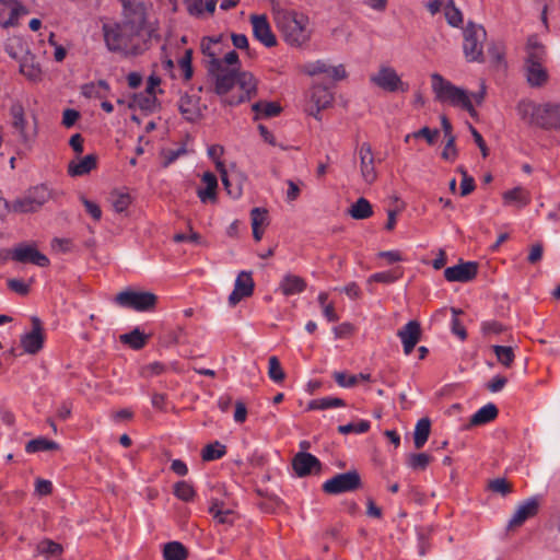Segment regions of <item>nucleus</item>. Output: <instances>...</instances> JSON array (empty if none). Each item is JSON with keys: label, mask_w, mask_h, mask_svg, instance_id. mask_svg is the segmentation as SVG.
<instances>
[{"label": "nucleus", "mask_w": 560, "mask_h": 560, "mask_svg": "<svg viewBox=\"0 0 560 560\" xmlns=\"http://www.w3.org/2000/svg\"><path fill=\"white\" fill-rule=\"evenodd\" d=\"M345 401L337 397H322L317 399H313L308 402V410H325L329 408H338L343 407Z\"/></svg>", "instance_id": "44"}, {"label": "nucleus", "mask_w": 560, "mask_h": 560, "mask_svg": "<svg viewBox=\"0 0 560 560\" xmlns=\"http://www.w3.org/2000/svg\"><path fill=\"white\" fill-rule=\"evenodd\" d=\"M546 50L536 36H530L526 44L525 62H545Z\"/></svg>", "instance_id": "36"}, {"label": "nucleus", "mask_w": 560, "mask_h": 560, "mask_svg": "<svg viewBox=\"0 0 560 560\" xmlns=\"http://www.w3.org/2000/svg\"><path fill=\"white\" fill-rule=\"evenodd\" d=\"M360 160V175L362 180L371 185L377 179V171L375 166V158L372 147L368 142H363L358 149Z\"/></svg>", "instance_id": "18"}, {"label": "nucleus", "mask_w": 560, "mask_h": 560, "mask_svg": "<svg viewBox=\"0 0 560 560\" xmlns=\"http://www.w3.org/2000/svg\"><path fill=\"white\" fill-rule=\"evenodd\" d=\"M445 16L452 26H458L463 21L460 11L451 5L446 8Z\"/></svg>", "instance_id": "64"}, {"label": "nucleus", "mask_w": 560, "mask_h": 560, "mask_svg": "<svg viewBox=\"0 0 560 560\" xmlns=\"http://www.w3.org/2000/svg\"><path fill=\"white\" fill-rule=\"evenodd\" d=\"M360 483L361 479L359 474L355 470H350L343 474H338L326 480L323 485V489L327 493L339 494L358 489Z\"/></svg>", "instance_id": "14"}, {"label": "nucleus", "mask_w": 560, "mask_h": 560, "mask_svg": "<svg viewBox=\"0 0 560 560\" xmlns=\"http://www.w3.org/2000/svg\"><path fill=\"white\" fill-rule=\"evenodd\" d=\"M525 74L528 84L533 88H539L548 80L544 62H525Z\"/></svg>", "instance_id": "29"}, {"label": "nucleus", "mask_w": 560, "mask_h": 560, "mask_svg": "<svg viewBox=\"0 0 560 560\" xmlns=\"http://www.w3.org/2000/svg\"><path fill=\"white\" fill-rule=\"evenodd\" d=\"M487 33L481 25L469 23L464 31V54L468 61H481Z\"/></svg>", "instance_id": "9"}, {"label": "nucleus", "mask_w": 560, "mask_h": 560, "mask_svg": "<svg viewBox=\"0 0 560 560\" xmlns=\"http://www.w3.org/2000/svg\"><path fill=\"white\" fill-rule=\"evenodd\" d=\"M240 63L228 70L231 77V84L225 93H215L226 105H238L257 94V79L248 71H238Z\"/></svg>", "instance_id": "6"}, {"label": "nucleus", "mask_w": 560, "mask_h": 560, "mask_svg": "<svg viewBox=\"0 0 560 560\" xmlns=\"http://www.w3.org/2000/svg\"><path fill=\"white\" fill-rule=\"evenodd\" d=\"M186 152L187 151H186L185 147H180V148H177V149L163 150L162 151L163 166L167 167L173 162H175L179 156L186 154Z\"/></svg>", "instance_id": "58"}, {"label": "nucleus", "mask_w": 560, "mask_h": 560, "mask_svg": "<svg viewBox=\"0 0 560 560\" xmlns=\"http://www.w3.org/2000/svg\"><path fill=\"white\" fill-rule=\"evenodd\" d=\"M47 44L52 48V59L59 63L67 58V55L72 47V44L67 39L63 42L58 40L54 32H49Z\"/></svg>", "instance_id": "34"}, {"label": "nucleus", "mask_w": 560, "mask_h": 560, "mask_svg": "<svg viewBox=\"0 0 560 560\" xmlns=\"http://www.w3.org/2000/svg\"><path fill=\"white\" fill-rule=\"evenodd\" d=\"M28 14V9L20 0H0V26L15 27L20 19Z\"/></svg>", "instance_id": "15"}, {"label": "nucleus", "mask_w": 560, "mask_h": 560, "mask_svg": "<svg viewBox=\"0 0 560 560\" xmlns=\"http://www.w3.org/2000/svg\"><path fill=\"white\" fill-rule=\"evenodd\" d=\"M292 465L299 477H304L320 469L319 460L314 455L305 452L298 453L293 458Z\"/></svg>", "instance_id": "24"}, {"label": "nucleus", "mask_w": 560, "mask_h": 560, "mask_svg": "<svg viewBox=\"0 0 560 560\" xmlns=\"http://www.w3.org/2000/svg\"><path fill=\"white\" fill-rule=\"evenodd\" d=\"M254 290V281L250 272L242 271L235 279L234 290L229 296V303L236 305L244 298L249 296Z\"/></svg>", "instance_id": "22"}, {"label": "nucleus", "mask_w": 560, "mask_h": 560, "mask_svg": "<svg viewBox=\"0 0 560 560\" xmlns=\"http://www.w3.org/2000/svg\"><path fill=\"white\" fill-rule=\"evenodd\" d=\"M59 448V444L48 440L46 438H37L31 440L25 445V452L28 454H34L38 452H47V451H56Z\"/></svg>", "instance_id": "40"}, {"label": "nucleus", "mask_w": 560, "mask_h": 560, "mask_svg": "<svg viewBox=\"0 0 560 560\" xmlns=\"http://www.w3.org/2000/svg\"><path fill=\"white\" fill-rule=\"evenodd\" d=\"M334 378L340 387L349 388L358 383V376L351 375L346 372H335Z\"/></svg>", "instance_id": "59"}, {"label": "nucleus", "mask_w": 560, "mask_h": 560, "mask_svg": "<svg viewBox=\"0 0 560 560\" xmlns=\"http://www.w3.org/2000/svg\"><path fill=\"white\" fill-rule=\"evenodd\" d=\"M452 313H453V317L451 320L452 332L454 335H456L460 340H465L467 334H466L464 326L460 324V322L457 317L460 312L457 311L456 308H452Z\"/></svg>", "instance_id": "60"}, {"label": "nucleus", "mask_w": 560, "mask_h": 560, "mask_svg": "<svg viewBox=\"0 0 560 560\" xmlns=\"http://www.w3.org/2000/svg\"><path fill=\"white\" fill-rule=\"evenodd\" d=\"M9 257L18 262H31L39 267H47L49 265L47 256L38 252L34 244L21 243L16 245L12 250L5 252L3 260Z\"/></svg>", "instance_id": "13"}, {"label": "nucleus", "mask_w": 560, "mask_h": 560, "mask_svg": "<svg viewBox=\"0 0 560 560\" xmlns=\"http://www.w3.org/2000/svg\"><path fill=\"white\" fill-rule=\"evenodd\" d=\"M62 550L63 549L60 544L55 542L50 539H43L36 545V553L46 557L61 555Z\"/></svg>", "instance_id": "46"}, {"label": "nucleus", "mask_w": 560, "mask_h": 560, "mask_svg": "<svg viewBox=\"0 0 560 560\" xmlns=\"http://www.w3.org/2000/svg\"><path fill=\"white\" fill-rule=\"evenodd\" d=\"M303 71L304 73L311 77L317 74H325L328 79L332 81L345 80L348 75L343 65H331L325 60H316L313 62H308L303 67Z\"/></svg>", "instance_id": "16"}, {"label": "nucleus", "mask_w": 560, "mask_h": 560, "mask_svg": "<svg viewBox=\"0 0 560 560\" xmlns=\"http://www.w3.org/2000/svg\"><path fill=\"white\" fill-rule=\"evenodd\" d=\"M305 288L306 282L301 277L292 273L283 276L279 283V291L285 296L300 294Z\"/></svg>", "instance_id": "33"}, {"label": "nucleus", "mask_w": 560, "mask_h": 560, "mask_svg": "<svg viewBox=\"0 0 560 560\" xmlns=\"http://www.w3.org/2000/svg\"><path fill=\"white\" fill-rule=\"evenodd\" d=\"M332 101V93L327 88L314 85L306 95L305 112L316 120H322L320 112L328 108Z\"/></svg>", "instance_id": "12"}, {"label": "nucleus", "mask_w": 560, "mask_h": 560, "mask_svg": "<svg viewBox=\"0 0 560 560\" xmlns=\"http://www.w3.org/2000/svg\"><path fill=\"white\" fill-rule=\"evenodd\" d=\"M478 272V265L475 261L459 262L458 265L447 267L444 270V277L450 282H468L472 280Z\"/></svg>", "instance_id": "20"}, {"label": "nucleus", "mask_w": 560, "mask_h": 560, "mask_svg": "<svg viewBox=\"0 0 560 560\" xmlns=\"http://www.w3.org/2000/svg\"><path fill=\"white\" fill-rule=\"evenodd\" d=\"M370 83L386 93H406L409 84L405 82L397 70L389 65H381L370 74Z\"/></svg>", "instance_id": "8"}, {"label": "nucleus", "mask_w": 560, "mask_h": 560, "mask_svg": "<svg viewBox=\"0 0 560 560\" xmlns=\"http://www.w3.org/2000/svg\"><path fill=\"white\" fill-rule=\"evenodd\" d=\"M189 15L197 19L211 16L219 0H183Z\"/></svg>", "instance_id": "26"}, {"label": "nucleus", "mask_w": 560, "mask_h": 560, "mask_svg": "<svg viewBox=\"0 0 560 560\" xmlns=\"http://www.w3.org/2000/svg\"><path fill=\"white\" fill-rule=\"evenodd\" d=\"M430 80L436 102L466 110L472 118L477 117V110L466 89L453 84L436 72L430 75Z\"/></svg>", "instance_id": "4"}, {"label": "nucleus", "mask_w": 560, "mask_h": 560, "mask_svg": "<svg viewBox=\"0 0 560 560\" xmlns=\"http://www.w3.org/2000/svg\"><path fill=\"white\" fill-rule=\"evenodd\" d=\"M51 250L58 254H67L74 249V243L71 238L54 237L50 242Z\"/></svg>", "instance_id": "54"}, {"label": "nucleus", "mask_w": 560, "mask_h": 560, "mask_svg": "<svg viewBox=\"0 0 560 560\" xmlns=\"http://www.w3.org/2000/svg\"><path fill=\"white\" fill-rule=\"evenodd\" d=\"M208 156L214 162L217 171L221 177H224V173L228 172L221 158L224 153V149L220 144H212L208 147Z\"/></svg>", "instance_id": "48"}, {"label": "nucleus", "mask_w": 560, "mask_h": 560, "mask_svg": "<svg viewBox=\"0 0 560 560\" xmlns=\"http://www.w3.org/2000/svg\"><path fill=\"white\" fill-rule=\"evenodd\" d=\"M225 454V446L215 441L203 447L201 456L206 462L221 458Z\"/></svg>", "instance_id": "47"}, {"label": "nucleus", "mask_w": 560, "mask_h": 560, "mask_svg": "<svg viewBox=\"0 0 560 560\" xmlns=\"http://www.w3.org/2000/svg\"><path fill=\"white\" fill-rule=\"evenodd\" d=\"M95 167L96 156L94 154H89L70 161L68 164V174L72 177L83 176L89 174Z\"/></svg>", "instance_id": "30"}, {"label": "nucleus", "mask_w": 560, "mask_h": 560, "mask_svg": "<svg viewBox=\"0 0 560 560\" xmlns=\"http://www.w3.org/2000/svg\"><path fill=\"white\" fill-rule=\"evenodd\" d=\"M255 113L254 119H267L280 114L281 106L277 102L260 101L252 105Z\"/></svg>", "instance_id": "35"}, {"label": "nucleus", "mask_w": 560, "mask_h": 560, "mask_svg": "<svg viewBox=\"0 0 560 560\" xmlns=\"http://www.w3.org/2000/svg\"><path fill=\"white\" fill-rule=\"evenodd\" d=\"M272 14L275 24L288 45L302 47L310 42L313 30L306 14L282 8H273Z\"/></svg>", "instance_id": "3"}, {"label": "nucleus", "mask_w": 560, "mask_h": 560, "mask_svg": "<svg viewBox=\"0 0 560 560\" xmlns=\"http://www.w3.org/2000/svg\"><path fill=\"white\" fill-rule=\"evenodd\" d=\"M174 494L179 500L189 502L195 497V490L188 482L179 481L174 486Z\"/></svg>", "instance_id": "53"}, {"label": "nucleus", "mask_w": 560, "mask_h": 560, "mask_svg": "<svg viewBox=\"0 0 560 560\" xmlns=\"http://www.w3.org/2000/svg\"><path fill=\"white\" fill-rule=\"evenodd\" d=\"M404 348V353L409 355L421 338V326L417 320H409L397 331Z\"/></svg>", "instance_id": "21"}, {"label": "nucleus", "mask_w": 560, "mask_h": 560, "mask_svg": "<svg viewBox=\"0 0 560 560\" xmlns=\"http://www.w3.org/2000/svg\"><path fill=\"white\" fill-rule=\"evenodd\" d=\"M442 158L446 161L454 162L457 158V149L455 147V136L446 139L445 147L442 151Z\"/></svg>", "instance_id": "61"}, {"label": "nucleus", "mask_w": 560, "mask_h": 560, "mask_svg": "<svg viewBox=\"0 0 560 560\" xmlns=\"http://www.w3.org/2000/svg\"><path fill=\"white\" fill-rule=\"evenodd\" d=\"M371 423L368 420H360L357 423H347L338 427V432L341 434L357 433L361 434L369 431Z\"/></svg>", "instance_id": "52"}, {"label": "nucleus", "mask_w": 560, "mask_h": 560, "mask_svg": "<svg viewBox=\"0 0 560 560\" xmlns=\"http://www.w3.org/2000/svg\"><path fill=\"white\" fill-rule=\"evenodd\" d=\"M538 511V501L535 498H529L522 504L517 506L514 514L509 521V527H518L521 526L526 520L529 517H533L537 514Z\"/></svg>", "instance_id": "25"}, {"label": "nucleus", "mask_w": 560, "mask_h": 560, "mask_svg": "<svg viewBox=\"0 0 560 560\" xmlns=\"http://www.w3.org/2000/svg\"><path fill=\"white\" fill-rule=\"evenodd\" d=\"M148 336L144 335L139 328H135L129 334H124L120 336V340L129 345L132 349H141L147 342Z\"/></svg>", "instance_id": "45"}, {"label": "nucleus", "mask_w": 560, "mask_h": 560, "mask_svg": "<svg viewBox=\"0 0 560 560\" xmlns=\"http://www.w3.org/2000/svg\"><path fill=\"white\" fill-rule=\"evenodd\" d=\"M178 108L185 119L195 121L201 116L199 97L195 95H183L178 102Z\"/></svg>", "instance_id": "28"}, {"label": "nucleus", "mask_w": 560, "mask_h": 560, "mask_svg": "<svg viewBox=\"0 0 560 560\" xmlns=\"http://www.w3.org/2000/svg\"><path fill=\"white\" fill-rule=\"evenodd\" d=\"M112 205L117 212L125 211L131 203V197L127 191L116 190L110 197Z\"/></svg>", "instance_id": "51"}, {"label": "nucleus", "mask_w": 560, "mask_h": 560, "mask_svg": "<svg viewBox=\"0 0 560 560\" xmlns=\"http://www.w3.org/2000/svg\"><path fill=\"white\" fill-rule=\"evenodd\" d=\"M493 351L497 355V359L504 366H510L514 360V352L512 347L505 346H493Z\"/></svg>", "instance_id": "56"}, {"label": "nucleus", "mask_w": 560, "mask_h": 560, "mask_svg": "<svg viewBox=\"0 0 560 560\" xmlns=\"http://www.w3.org/2000/svg\"><path fill=\"white\" fill-rule=\"evenodd\" d=\"M268 375L276 383L284 380V372L277 357H270L268 360Z\"/></svg>", "instance_id": "55"}, {"label": "nucleus", "mask_w": 560, "mask_h": 560, "mask_svg": "<svg viewBox=\"0 0 560 560\" xmlns=\"http://www.w3.org/2000/svg\"><path fill=\"white\" fill-rule=\"evenodd\" d=\"M498 416V409L494 404H487L479 408L470 418L471 425L486 424Z\"/></svg>", "instance_id": "37"}, {"label": "nucleus", "mask_w": 560, "mask_h": 560, "mask_svg": "<svg viewBox=\"0 0 560 560\" xmlns=\"http://www.w3.org/2000/svg\"><path fill=\"white\" fill-rule=\"evenodd\" d=\"M4 50L11 58L15 60H21L26 54L30 52L23 38L18 36H13L7 39Z\"/></svg>", "instance_id": "38"}, {"label": "nucleus", "mask_w": 560, "mask_h": 560, "mask_svg": "<svg viewBox=\"0 0 560 560\" xmlns=\"http://www.w3.org/2000/svg\"><path fill=\"white\" fill-rule=\"evenodd\" d=\"M518 116L526 122L545 128H560V104H538L529 100H522L516 106Z\"/></svg>", "instance_id": "5"}, {"label": "nucleus", "mask_w": 560, "mask_h": 560, "mask_svg": "<svg viewBox=\"0 0 560 560\" xmlns=\"http://www.w3.org/2000/svg\"><path fill=\"white\" fill-rule=\"evenodd\" d=\"M131 106L139 107L145 112H153L158 106V98L147 92L137 93L132 97Z\"/></svg>", "instance_id": "43"}, {"label": "nucleus", "mask_w": 560, "mask_h": 560, "mask_svg": "<svg viewBox=\"0 0 560 560\" xmlns=\"http://www.w3.org/2000/svg\"><path fill=\"white\" fill-rule=\"evenodd\" d=\"M252 228L264 229L268 224L267 210L262 208H254L250 211Z\"/></svg>", "instance_id": "57"}, {"label": "nucleus", "mask_w": 560, "mask_h": 560, "mask_svg": "<svg viewBox=\"0 0 560 560\" xmlns=\"http://www.w3.org/2000/svg\"><path fill=\"white\" fill-rule=\"evenodd\" d=\"M115 301L121 307L145 312L155 306L156 295L147 291L126 290L118 293Z\"/></svg>", "instance_id": "10"}, {"label": "nucleus", "mask_w": 560, "mask_h": 560, "mask_svg": "<svg viewBox=\"0 0 560 560\" xmlns=\"http://www.w3.org/2000/svg\"><path fill=\"white\" fill-rule=\"evenodd\" d=\"M348 213L355 220H364L373 214V209L370 201L363 197L359 198L349 208Z\"/></svg>", "instance_id": "39"}, {"label": "nucleus", "mask_w": 560, "mask_h": 560, "mask_svg": "<svg viewBox=\"0 0 560 560\" xmlns=\"http://www.w3.org/2000/svg\"><path fill=\"white\" fill-rule=\"evenodd\" d=\"M45 332L38 317H32V330L21 336V346L28 354L39 352L44 347Z\"/></svg>", "instance_id": "17"}, {"label": "nucleus", "mask_w": 560, "mask_h": 560, "mask_svg": "<svg viewBox=\"0 0 560 560\" xmlns=\"http://www.w3.org/2000/svg\"><path fill=\"white\" fill-rule=\"evenodd\" d=\"M10 124L20 142L31 148L38 136V118L36 114L27 115L21 102H13L9 109Z\"/></svg>", "instance_id": "7"}, {"label": "nucleus", "mask_w": 560, "mask_h": 560, "mask_svg": "<svg viewBox=\"0 0 560 560\" xmlns=\"http://www.w3.org/2000/svg\"><path fill=\"white\" fill-rule=\"evenodd\" d=\"M431 460L432 457L427 453L411 454L408 456L407 465L412 470H424Z\"/></svg>", "instance_id": "49"}, {"label": "nucleus", "mask_w": 560, "mask_h": 560, "mask_svg": "<svg viewBox=\"0 0 560 560\" xmlns=\"http://www.w3.org/2000/svg\"><path fill=\"white\" fill-rule=\"evenodd\" d=\"M124 15L122 23H106L103 25L105 44L113 51L137 54L149 34L147 30V8L145 5H139L136 13L129 12V14Z\"/></svg>", "instance_id": "1"}, {"label": "nucleus", "mask_w": 560, "mask_h": 560, "mask_svg": "<svg viewBox=\"0 0 560 560\" xmlns=\"http://www.w3.org/2000/svg\"><path fill=\"white\" fill-rule=\"evenodd\" d=\"M205 188L197 190V196L202 203L214 202L217 200L218 179L217 176L210 172L203 173L201 177Z\"/></svg>", "instance_id": "32"}, {"label": "nucleus", "mask_w": 560, "mask_h": 560, "mask_svg": "<svg viewBox=\"0 0 560 560\" xmlns=\"http://www.w3.org/2000/svg\"><path fill=\"white\" fill-rule=\"evenodd\" d=\"M20 61V72L31 81H39L43 77V70L36 57L28 52Z\"/></svg>", "instance_id": "31"}, {"label": "nucleus", "mask_w": 560, "mask_h": 560, "mask_svg": "<svg viewBox=\"0 0 560 560\" xmlns=\"http://www.w3.org/2000/svg\"><path fill=\"white\" fill-rule=\"evenodd\" d=\"M191 58H192V51L191 49L185 50L184 55L178 60V71L179 77H182L184 80H189L192 77V67H191Z\"/></svg>", "instance_id": "50"}, {"label": "nucleus", "mask_w": 560, "mask_h": 560, "mask_svg": "<svg viewBox=\"0 0 560 560\" xmlns=\"http://www.w3.org/2000/svg\"><path fill=\"white\" fill-rule=\"evenodd\" d=\"M81 201L86 210V212L96 221L102 218V210L97 203L91 201L84 197L81 198Z\"/></svg>", "instance_id": "63"}, {"label": "nucleus", "mask_w": 560, "mask_h": 560, "mask_svg": "<svg viewBox=\"0 0 560 560\" xmlns=\"http://www.w3.org/2000/svg\"><path fill=\"white\" fill-rule=\"evenodd\" d=\"M430 431L431 422L428 418H422L417 422L413 432V443L417 448H421L425 444L430 435Z\"/></svg>", "instance_id": "41"}, {"label": "nucleus", "mask_w": 560, "mask_h": 560, "mask_svg": "<svg viewBox=\"0 0 560 560\" xmlns=\"http://www.w3.org/2000/svg\"><path fill=\"white\" fill-rule=\"evenodd\" d=\"M187 556V549L178 541H171L164 546V560H186Z\"/></svg>", "instance_id": "42"}, {"label": "nucleus", "mask_w": 560, "mask_h": 560, "mask_svg": "<svg viewBox=\"0 0 560 560\" xmlns=\"http://www.w3.org/2000/svg\"><path fill=\"white\" fill-rule=\"evenodd\" d=\"M208 511L217 524L231 526L237 518L233 509L217 499L211 500Z\"/></svg>", "instance_id": "23"}, {"label": "nucleus", "mask_w": 560, "mask_h": 560, "mask_svg": "<svg viewBox=\"0 0 560 560\" xmlns=\"http://www.w3.org/2000/svg\"><path fill=\"white\" fill-rule=\"evenodd\" d=\"M249 21L253 27L254 37L266 47H273L277 37L273 34L270 23L265 14H252Z\"/></svg>", "instance_id": "19"}, {"label": "nucleus", "mask_w": 560, "mask_h": 560, "mask_svg": "<svg viewBox=\"0 0 560 560\" xmlns=\"http://www.w3.org/2000/svg\"><path fill=\"white\" fill-rule=\"evenodd\" d=\"M50 198V190L45 185L30 189L25 196L15 200L12 208L15 212L28 213L37 211Z\"/></svg>", "instance_id": "11"}, {"label": "nucleus", "mask_w": 560, "mask_h": 560, "mask_svg": "<svg viewBox=\"0 0 560 560\" xmlns=\"http://www.w3.org/2000/svg\"><path fill=\"white\" fill-rule=\"evenodd\" d=\"M258 131H259V135L261 136V138L264 139L265 142H267L268 144L272 145V147H278L280 148L281 150H287V147L283 145L282 143L278 142L276 137L273 136V133H271L266 126L264 125H259L258 126Z\"/></svg>", "instance_id": "62"}, {"label": "nucleus", "mask_w": 560, "mask_h": 560, "mask_svg": "<svg viewBox=\"0 0 560 560\" xmlns=\"http://www.w3.org/2000/svg\"><path fill=\"white\" fill-rule=\"evenodd\" d=\"M228 48L223 36L205 37L200 44L208 77L215 93L226 92L232 82L228 70L238 65V55Z\"/></svg>", "instance_id": "2"}, {"label": "nucleus", "mask_w": 560, "mask_h": 560, "mask_svg": "<svg viewBox=\"0 0 560 560\" xmlns=\"http://www.w3.org/2000/svg\"><path fill=\"white\" fill-rule=\"evenodd\" d=\"M503 203L509 207L525 208L532 201V195L523 186H515L502 194Z\"/></svg>", "instance_id": "27"}]
</instances>
